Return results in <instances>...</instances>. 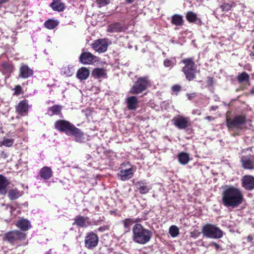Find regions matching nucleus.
<instances>
[{
    "label": "nucleus",
    "instance_id": "nucleus-2",
    "mask_svg": "<svg viewBox=\"0 0 254 254\" xmlns=\"http://www.w3.org/2000/svg\"><path fill=\"white\" fill-rule=\"evenodd\" d=\"M133 240L139 244L148 243L152 237V232L145 229L141 224H136L132 228Z\"/></svg>",
    "mask_w": 254,
    "mask_h": 254
},
{
    "label": "nucleus",
    "instance_id": "nucleus-23",
    "mask_svg": "<svg viewBox=\"0 0 254 254\" xmlns=\"http://www.w3.org/2000/svg\"><path fill=\"white\" fill-rule=\"evenodd\" d=\"M89 75V71L88 68L82 67L79 68L76 73V77L80 80L86 79Z\"/></svg>",
    "mask_w": 254,
    "mask_h": 254
},
{
    "label": "nucleus",
    "instance_id": "nucleus-29",
    "mask_svg": "<svg viewBox=\"0 0 254 254\" xmlns=\"http://www.w3.org/2000/svg\"><path fill=\"white\" fill-rule=\"evenodd\" d=\"M92 75L95 78H97L107 77L106 70L102 68H95L92 71Z\"/></svg>",
    "mask_w": 254,
    "mask_h": 254
},
{
    "label": "nucleus",
    "instance_id": "nucleus-46",
    "mask_svg": "<svg viewBox=\"0 0 254 254\" xmlns=\"http://www.w3.org/2000/svg\"><path fill=\"white\" fill-rule=\"evenodd\" d=\"M1 66L3 69H6L7 71H9L10 69V66L6 63H2L1 64Z\"/></svg>",
    "mask_w": 254,
    "mask_h": 254
},
{
    "label": "nucleus",
    "instance_id": "nucleus-53",
    "mask_svg": "<svg viewBox=\"0 0 254 254\" xmlns=\"http://www.w3.org/2000/svg\"><path fill=\"white\" fill-rule=\"evenodd\" d=\"M253 240V237L252 235H249L247 237V240L248 242H251Z\"/></svg>",
    "mask_w": 254,
    "mask_h": 254
},
{
    "label": "nucleus",
    "instance_id": "nucleus-4",
    "mask_svg": "<svg viewBox=\"0 0 254 254\" xmlns=\"http://www.w3.org/2000/svg\"><path fill=\"white\" fill-rule=\"evenodd\" d=\"M247 122L245 114L237 115L232 118L227 117L226 119V124L229 131L242 129Z\"/></svg>",
    "mask_w": 254,
    "mask_h": 254
},
{
    "label": "nucleus",
    "instance_id": "nucleus-10",
    "mask_svg": "<svg viewBox=\"0 0 254 254\" xmlns=\"http://www.w3.org/2000/svg\"><path fill=\"white\" fill-rule=\"evenodd\" d=\"M173 125L179 129H185L191 126L189 117L178 115L172 120Z\"/></svg>",
    "mask_w": 254,
    "mask_h": 254
},
{
    "label": "nucleus",
    "instance_id": "nucleus-15",
    "mask_svg": "<svg viewBox=\"0 0 254 254\" xmlns=\"http://www.w3.org/2000/svg\"><path fill=\"white\" fill-rule=\"evenodd\" d=\"M134 185L136 189L141 194L148 193L151 189V187L147 185L144 180H140L135 183Z\"/></svg>",
    "mask_w": 254,
    "mask_h": 254
},
{
    "label": "nucleus",
    "instance_id": "nucleus-25",
    "mask_svg": "<svg viewBox=\"0 0 254 254\" xmlns=\"http://www.w3.org/2000/svg\"><path fill=\"white\" fill-rule=\"evenodd\" d=\"M50 6L55 11H63L65 9L64 4L59 0H54Z\"/></svg>",
    "mask_w": 254,
    "mask_h": 254
},
{
    "label": "nucleus",
    "instance_id": "nucleus-22",
    "mask_svg": "<svg viewBox=\"0 0 254 254\" xmlns=\"http://www.w3.org/2000/svg\"><path fill=\"white\" fill-rule=\"evenodd\" d=\"M186 17L188 22L190 23H196L199 25L202 23L201 19L198 18L197 14L191 11L187 12Z\"/></svg>",
    "mask_w": 254,
    "mask_h": 254
},
{
    "label": "nucleus",
    "instance_id": "nucleus-59",
    "mask_svg": "<svg viewBox=\"0 0 254 254\" xmlns=\"http://www.w3.org/2000/svg\"><path fill=\"white\" fill-rule=\"evenodd\" d=\"M110 28H111V25H109L108 26V31H110Z\"/></svg>",
    "mask_w": 254,
    "mask_h": 254
},
{
    "label": "nucleus",
    "instance_id": "nucleus-52",
    "mask_svg": "<svg viewBox=\"0 0 254 254\" xmlns=\"http://www.w3.org/2000/svg\"><path fill=\"white\" fill-rule=\"evenodd\" d=\"M205 119L209 121H213V120H215V118L212 116H208L205 117Z\"/></svg>",
    "mask_w": 254,
    "mask_h": 254
},
{
    "label": "nucleus",
    "instance_id": "nucleus-17",
    "mask_svg": "<svg viewBox=\"0 0 254 254\" xmlns=\"http://www.w3.org/2000/svg\"><path fill=\"white\" fill-rule=\"evenodd\" d=\"M127 108L129 110H135L138 106V98L134 96L127 98L126 100Z\"/></svg>",
    "mask_w": 254,
    "mask_h": 254
},
{
    "label": "nucleus",
    "instance_id": "nucleus-43",
    "mask_svg": "<svg viewBox=\"0 0 254 254\" xmlns=\"http://www.w3.org/2000/svg\"><path fill=\"white\" fill-rule=\"evenodd\" d=\"M172 90L173 92H179L181 89V86L178 84H175L172 86Z\"/></svg>",
    "mask_w": 254,
    "mask_h": 254
},
{
    "label": "nucleus",
    "instance_id": "nucleus-21",
    "mask_svg": "<svg viewBox=\"0 0 254 254\" xmlns=\"http://www.w3.org/2000/svg\"><path fill=\"white\" fill-rule=\"evenodd\" d=\"M16 226L23 231L29 230L31 227L30 221L23 218L18 220L16 222Z\"/></svg>",
    "mask_w": 254,
    "mask_h": 254
},
{
    "label": "nucleus",
    "instance_id": "nucleus-40",
    "mask_svg": "<svg viewBox=\"0 0 254 254\" xmlns=\"http://www.w3.org/2000/svg\"><path fill=\"white\" fill-rule=\"evenodd\" d=\"M163 64H164V65L166 67L172 68L175 65V63H174V61H173L172 60L168 59H165L164 60Z\"/></svg>",
    "mask_w": 254,
    "mask_h": 254
},
{
    "label": "nucleus",
    "instance_id": "nucleus-31",
    "mask_svg": "<svg viewBox=\"0 0 254 254\" xmlns=\"http://www.w3.org/2000/svg\"><path fill=\"white\" fill-rule=\"evenodd\" d=\"M59 24L58 20L54 19H49L44 23V26L48 29H53L56 28Z\"/></svg>",
    "mask_w": 254,
    "mask_h": 254
},
{
    "label": "nucleus",
    "instance_id": "nucleus-55",
    "mask_svg": "<svg viewBox=\"0 0 254 254\" xmlns=\"http://www.w3.org/2000/svg\"><path fill=\"white\" fill-rule=\"evenodd\" d=\"M217 109H218V106H212L210 107V110H211V111H215V110H216Z\"/></svg>",
    "mask_w": 254,
    "mask_h": 254
},
{
    "label": "nucleus",
    "instance_id": "nucleus-50",
    "mask_svg": "<svg viewBox=\"0 0 254 254\" xmlns=\"http://www.w3.org/2000/svg\"><path fill=\"white\" fill-rule=\"evenodd\" d=\"M108 229V227H106V226H102V227H99L98 229V230L100 232H103L104 231H105L106 229Z\"/></svg>",
    "mask_w": 254,
    "mask_h": 254
},
{
    "label": "nucleus",
    "instance_id": "nucleus-19",
    "mask_svg": "<svg viewBox=\"0 0 254 254\" xmlns=\"http://www.w3.org/2000/svg\"><path fill=\"white\" fill-rule=\"evenodd\" d=\"M16 110L22 116L27 115L28 111L27 101L24 100L20 102L16 107Z\"/></svg>",
    "mask_w": 254,
    "mask_h": 254
},
{
    "label": "nucleus",
    "instance_id": "nucleus-41",
    "mask_svg": "<svg viewBox=\"0 0 254 254\" xmlns=\"http://www.w3.org/2000/svg\"><path fill=\"white\" fill-rule=\"evenodd\" d=\"M232 7V4L228 3H224L220 6L222 10L225 12L229 11Z\"/></svg>",
    "mask_w": 254,
    "mask_h": 254
},
{
    "label": "nucleus",
    "instance_id": "nucleus-13",
    "mask_svg": "<svg viewBox=\"0 0 254 254\" xmlns=\"http://www.w3.org/2000/svg\"><path fill=\"white\" fill-rule=\"evenodd\" d=\"M108 46L106 39H98L92 44V48L97 52L102 53L107 51Z\"/></svg>",
    "mask_w": 254,
    "mask_h": 254
},
{
    "label": "nucleus",
    "instance_id": "nucleus-24",
    "mask_svg": "<svg viewBox=\"0 0 254 254\" xmlns=\"http://www.w3.org/2000/svg\"><path fill=\"white\" fill-rule=\"evenodd\" d=\"M9 184V181L7 178L0 175V194H5L7 191L6 187Z\"/></svg>",
    "mask_w": 254,
    "mask_h": 254
},
{
    "label": "nucleus",
    "instance_id": "nucleus-20",
    "mask_svg": "<svg viewBox=\"0 0 254 254\" xmlns=\"http://www.w3.org/2000/svg\"><path fill=\"white\" fill-rule=\"evenodd\" d=\"M69 135L73 136L74 137L75 140L76 142H83L85 139L83 132L81 131L80 129L76 127H75Z\"/></svg>",
    "mask_w": 254,
    "mask_h": 254
},
{
    "label": "nucleus",
    "instance_id": "nucleus-14",
    "mask_svg": "<svg viewBox=\"0 0 254 254\" xmlns=\"http://www.w3.org/2000/svg\"><path fill=\"white\" fill-rule=\"evenodd\" d=\"M242 187L246 190H251L254 189V177L251 175H245L242 179Z\"/></svg>",
    "mask_w": 254,
    "mask_h": 254
},
{
    "label": "nucleus",
    "instance_id": "nucleus-7",
    "mask_svg": "<svg viewBox=\"0 0 254 254\" xmlns=\"http://www.w3.org/2000/svg\"><path fill=\"white\" fill-rule=\"evenodd\" d=\"M26 234L19 231H11L5 233L3 236V240L7 241L12 245L18 244L19 241L26 238Z\"/></svg>",
    "mask_w": 254,
    "mask_h": 254
},
{
    "label": "nucleus",
    "instance_id": "nucleus-36",
    "mask_svg": "<svg viewBox=\"0 0 254 254\" xmlns=\"http://www.w3.org/2000/svg\"><path fill=\"white\" fill-rule=\"evenodd\" d=\"M86 220L87 219L83 216H77L74 219V224H76L80 227H84L86 226Z\"/></svg>",
    "mask_w": 254,
    "mask_h": 254
},
{
    "label": "nucleus",
    "instance_id": "nucleus-1",
    "mask_svg": "<svg viewBox=\"0 0 254 254\" xmlns=\"http://www.w3.org/2000/svg\"><path fill=\"white\" fill-rule=\"evenodd\" d=\"M244 198L242 191L234 186H228L222 194L223 204L227 207L236 208L244 201Z\"/></svg>",
    "mask_w": 254,
    "mask_h": 254
},
{
    "label": "nucleus",
    "instance_id": "nucleus-16",
    "mask_svg": "<svg viewBox=\"0 0 254 254\" xmlns=\"http://www.w3.org/2000/svg\"><path fill=\"white\" fill-rule=\"evenodd\" d=\"M96 57L89 52L82 53L79 57L80 62L84 64H89L95 61Z\"/></svg>",
    "mask_w": 254,
    "mask_h": 254
},
{
    "label": "nucleus",
    "instance_id": "nucleus-47",
    "mask_svg": "<svg viewBox=\"0 0 254 254\" xmlns=\"http://www.w3.org/2000/svg\"><path fill=\"white\" fill-rule=\"evenodd\" d=\"M14 90L16 94H19L21 91V87L19 85H17L15 86Z\"/></svg>",
    "mask_w": 254,
    "mask_h": 254
},
{
    "label": "nucleus",
    "instance_id": "nucleus-58",
    "mask_svg": "<svg viewBox=\"0 0 254 254\" xmlns=\"http://www.w3.org/2000/svg\"><path fill=\"white\" fill-rule=\"evenodd\" d=\"M246 82L248 84V85L249 86H250V85H251V82H250V80H249V82Z\"/></svg>",
    "mask_w": 254,
    "mask_h": 254
},
{
    "label": "nucleus",
    "instance_id": "nucleus-32",
    "mask_svg": "<svg viewBox=\"0 0 254 254\" xmlns=\"http://www.w3.org/2000/svg\"><path fill=\"white\" fill-rule=\"evenodd\" d=\"M62 106L60 105H54L49 109L48 114L51 116L55 115H62Z\"/></svg>",
    "mask_w": 254,
    "mask_h": 254
},
{
    "label": "nucleus",
    "instance_id": "nucleus-45",
    "mask_svg": "<svg viewBox=\"0 0 254 254\" xmlns=\"http://www.w3.org/2000/svg\"><path fill=\"white\" fill-rule=\"evenodd\" d=\"M200 234V232L198 231H194L193 232H191L190 233V236L192 238H196L199 236Z\"/></svg>",
    "mask_w": 254,
    "mask_h": 254
},
{
    "label": "nucleus",
    "instance_id": "nucleus-33",
    "mask_svg": "<svg viewBox=\"0 0 254 254\" xmlns=\"http://www.w3.org/2000/svg\"><path fill=\"white\" fill-rule=\"evenodd\" d=\"M8 197L11 200H15L22 195V193L17 189L10 190L8 192Z\"/></svg>",
    "mask_w": 254,
    "mask_h": 254
},
{
    "label": "nucleus",
    "instance_id": "nucleus-30",
    "mask_svg": "<svg viewBox=\"0 0 254 254\" xmlns=\"http://www.w3.org/2000/svg\"><path fill=\"white\" fill-rule=\"evenodd\" d=\"M178 157L180 163L182 165H186L190 160L189 154L184 152L180 153Z\"/></svg>",
    "mask_w": 254,
    "mask_h": 254
},
{
    "label": "nucleus",
    "instance_id": "nucleus-12",
    "mask_svg": "<svg viewBox=\"0 0 254 254\" xmlns=\"http://www.w3.org/2000/svg\"><path fill=\"white\" fill-rule=\"evenodd\" d=\"M240 162L244 169L251 170L254 169V157L253 155L242 156Z\"/></svg>",
    "mask_w": 254,
    "mask_h": 254
},
{
    "label": "nucleus",
    "instance_id": "nucleus-48",
    "mask_svg": "<svg viewBox=\"0 0 254 254\" xmlns=\"http://www.w3.org/2000/svg\"><path fill=\"white\" fill-rule=\"evenodd\" d=\"M195 96V93H188L187 96L189 100H192Z\"/></svg>",
    "mask_w": 254,
    "mask_h": 254
},
{
    "label": "nucleus",
    "instance_id": "nucleus-5",
    "mask_svg": "<svg viewBox=\"0 0 254 254\" xmlns=\"http://www.w3.org/2000/svg\"><path fill=\"white\" fill-rule=\"evenodd\" d=\"M151 86V82L148 76H142L138 78L129 92L132 94H139L145 91Z\"/></svg>",
    "mask_w": 254,
    "mask_h": 254
},
{
    "label": "nucleus",
    "instance_id": "nucleus-9",
    "mask_svg": "<svg viewBox=\"0 0 254 254\" xmlns=\"http://www.w3.org/2000/svg\"><path fill=\"white\" fill-rule=\"evenodd\" d=\"M74 127V125L65 120H60L55 123V128L67 135H69Z\"/></svg>",
    "mask_w": 254,
    "mask_h": 254
},
{
    "label": "nucleus",
    "instance_id": "nucleus-34",
    "mask_svg": "<svg viewBox=\"0 0 254 254\" xmlns=\"http://www.w3.org/2000/svg\"><path fill=\"white\" fill-rule=\"evenodd\" d=\"M127 27L124 25L120 23H115L112 24V32H124L126 30Z\"/></svg>",
    "mask_w": 254,
    "mask_h": 254
},
{
    "label": "nucleus",
    "instance_id": "nucleus-49",
    "mask_svg": "<svg viewBox=\"0 0 254 254\" xmlns=\"http://www.w3.org/2000/svg\"><path fill=\"white\" fill-rule=\"evenodd\" d=\"M210 246H214L216 250H218L220 248V246L216 243L213 242L210 244Z\"/></svg>",
    "mask_w": 254,
    "mask_h": 254
},
{
    "label": "nucleus",
    "instance_id": "nucleus-26",
    "mask_svg": "<svg viewBox=\"0 0 254 254\" xmlns=\"http://www.w3.org/2000/svg\"><path fill=\"white\" fill-rule=\"evenodd\" d=\"M171 22L176 26H182L184 22L183 17L180 14H175L171 17Z\"/></svg>",
    "mask_w": 254,
    "mask_h": 254
},
{
    "label": "nucleus",
    "instance_id": "nucleus-57",
    "mask_svg": "<svg viewBox=\"0 0 254 254\" xmlns=\"http://www.w3.org/2000/svg\"><path fill=\"white\" fill-rule=\"evenodd\" d=\"M250 93L252 95H254V87H253L250 90Z\"/></svg>",
    "mask_w": 254,
    "mask_h": 254
},
{
    "label": "nucleus",
    "instance_id": "nucleus-44",
    "mask_svg": "<svg viewBox=\"0 0 254 254\" xmlns=\"http://www.w3.org/2000/svg\"><path fill=\"white\" fill-rule=\"evenodd\" d=\"M110 0H97L98 3L100 6H103L110 3Z\"/></svg>",
    "mask_w": 254,
    "mask_h": 254
},
{
    "label": "nucleus",
    "instance_id": "nucleus-28",
    "mask_svg": "<svg viewBox=\"0 0 254 254\" xmlns=\"http://www.w3.org/2000/svg\"><path fill=\"white\" fill-rule=\"evenodd\" d=\"M74 72L73 67L70 65H64L61 70V74L67 77L72 76Z\"/></svg>",
    "mask_w": 254,
    "mask_h": 254
},
{
    "label": "nucleus",
    "instance_id": "nucleus-27",
    "mask_svg": "<svg viewBox=\"0 0 254 254\" xmlns=\"http://www.w3.org/2000/svg\"><path fill=\"white\" fill-rule=\"evenodd\" d=\"M40 177L44 180H48L52 176V171L51 169L45 166L41 169L40 172Z\"/></svg>",
    "mask_w": 254,
    "mask_h": 254
},
{
    "label": "nucleus",
    "instance_id": "nucleus-51",
    "mask_svg": "<svg viewBox=\"0 0 254 254\" xmlns=\"http://www.w3.org/2000/svg\"><path fill=\"white\" fill-rule=\"evenodd\" d=\"M0 157L3 159H5L7 157V154L4 151H1L0 153Z\"/></svg>",
    "mask_w": 254,
    "mask_h": 254
},
{
    "label": "nucleus",
    "instance_id": "nucleus-18",
    "mask_svg": "<svg viewBox=\"0 0 254 254\" xmlns=\"http://www.w3.org/2000/svg\"><path fill=\"white\" fill-rule=\"evenodd\" d=\"M33 71L26 64H22L19 69V76L22 78H27L32 76Z\"/></svg>",
    "mask_w": 254,
    "mask_h": 254
},
{
    "label": "nucleus",
    "instance_id": "nucleus-8",
    "mask_svg": "<svg viewBox=\"0 0 254 254\" xmlns=\"http://www.w3.org/2000/svg\"><path fill=\"white\" fill-rule=\"evenodd\" d=\"M120 169V171L118 174V176L122 181L128 180L133 177L134 170L131 165L128 162L124 163L121 164Z\"/></svg>",
    "mask_w": 254,
    "mask_h": 254
},
{
    "label": "nucleus",
    "instance_id": "nucleus-42",
    "mask_svg": "<svg viewBox=\"0 0 254 254\" xmlns=\"http://www.w3.org/2000/svg\"><path fill=\"white\" fill-rule=\"evenodd\" d=\"M207 85L208 86H211L214 83V78L212 77L208 76L206 80Z\"/></svg>",
    "mask_w": 254,
    "mask_h": 254
},
{
    "label": "nucleus",
    "instance_id": "nucleus-38",
    "mask_svg": "<svg viewBox=\"0 0 254 254\" xmlns=\"http://www.w3.org/2000/svg\"><path fill=\"white\" fill-rule=\"evenodd\" d=\"M14 143L13 139H9L3 137L2 140L0 142V146H5L6 147H10Z\"/></svg>",
    "mask_w": 254,
    "mask_h": 254
},
{
    "label": "nucleus",
    "instance_id": "nucleus-11",
    "mask_svg": "<svg viewBox=\"0 0 254 254\" xmlns=\"http://www.w3.org/2000/svg\"><path fill=\"white\" fill-rule=\"evenodd\" d=\"M98 241V237L96 234L93 232L88 233L85 239V246L88 249L92 250L97 246Z\"/></svg>",
    "mask_w": 254,
    "mask_h": 254
},
{
    "label": "nucleus",
    "instance_id": "nucleus-6",
    "mask_svg": "<svg viewBox=\"0 0 254 254\" xmlns=\"http://www.w3.org/2000/svg\"><path fill=\"white\" fill-rule=\"evenodd\" d=\"M202 233L206 238L220 239L223 236V231L215 225L206 224L202 228Z\"/></svg>",
    "mask_w": 254,
    "mask_h": 254
},
{
    "label": "nucleus",
    "instance_id": "nucleus-35",
    "mask_svg": "<svg viewBox=\"0 0 254 254\" xmlns=\"http://www.w3.org/2000/svg\"><path fill=\"white\" fill-rule=\"evenodd\" d=\"M250 75L245 71L239 74L237 77V79L239 83H242L246 82H249Z\"/></svg>",
    "mask_w": 254,
    "mask_h": 254
},
{
    "label": "nucleus",
    "instance_id": "nucleus-54",
    "mask_svg": "<svg viewBox=\"0 0 254 254\" xmlns=\"http://www.w3.org/2000/svg\"><path fill=\"white\" fill-rule=\"evenodd\" d=\"M8 1V0H0V9L2 7V5Z\"/></svg>",
    "mask_w": 254,
    "mask_h": 254
},
{
    "label": "nucleus",
    "instance_id": "nucleus-39",
    "mask_svg": "<svg viewBox=\"0 0 254 254\" xmlns=\"http://www.w3.org/2000/svg\"><path fill=\"white\" fill-rule=\"evenodd\" d=\"M169 233L173 237H176L179 234V230L175 225H172L169 228Z\"/></svg>",
    "mask_w": 254,
    "mask_h": 254
},
{
    "label": "nucleus",
    "instance_id": "nucleus-56",
    "mask_svg": "<svg viewBox=\"0 0 254 254\" xmlns=\"http://www.w3.org/2000/svg\"><path fill=\"white\" fill-rule=\"evenodd\" d=\"M125 1H126L127 3H132V2H133L134 1H135V0H125Z\"/></svg>",
    "mask_w": 254,
    "mask_h": 254
},
{
    "label": "nucleus",
    "instance_id": "nucleus-3",
    "mask_svg": "<svg viewBox=\"0 0 254 254\" xmlns=\"http://www.w3.org/2000/svg\"><path fill=\"white\" fill-rule=\"evenodd\" d=\"M184 64L182 71L185 74V77L189 81L193 80L196 76L197 66L194 59L192 57L185 58L181 61Z\"/></svg>",
    "mask_w": 254,
    "mask_h": 254
},
{
    "label": "nucleus",
    "instance_id": "nucleus-37",
    "mask_svg": "<svg viewBox=\"0 0 254 254\" xmlns=\"http://www.w3.org/2000/svg\"><path fill=\"white\" fill-rule=\"evenodd\" d=\"M141 220L140 218H126L123 221L124 227L127 228H129V227L135 223L140 222Z\"/></svg>",
    "mask_w": 254,
    "mask_h": 254
}]
</instances>
